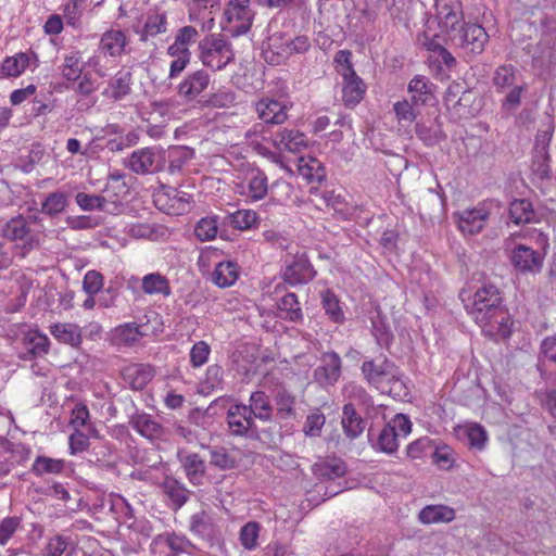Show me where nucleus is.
<instances>
[{
    "label": "nucleus",
    "mask_w": 556,
    "mask_h": 556,
    "mask_svg": "<svg viewBox=\"0 0 556 556\" xmlns=\"http://www.w3.org/2000/svg\"><path fill=\"white\" fill-rule=\"evenodd\" d=\"M463 302L467 313L482 327L492 324L504 307L501 291L492 283H484L473 295L463 298Z\"/></svg>",
    "instance_id": "f257e3e1"
},
{
    "label": "nucleus",
    "mask_w": 556,
    "mask_h": 556,
    "mask_svg": "<svg viewBox=\"0 0 556 556\" xmlns=\"http://www.w3.org/2000/svg\"><path fill=\"white\" fill-rule=\"evenodd\" d=\"M198 51V58L202 64L213 71L224 70L235 60L231 43L220 34L204 36L199 41Z\"/></svg>",
    "instance_id": "f03ea898"
},
{
    "label": "nucleus",
    "mask_w": 556,
    "mask_h": 556,
    "mask_svg": "<svg viewBox=\"0 0 556 556\" xmlns=\"http://www.w3.org/2000/svg\"><path fill=\"white\" fill-rule=\"evenodd\" d=\"M253 16L250 0H229L224 11L227 25H223V29L235 37L244 35L251 28Z\"/></svg>",
    "instance_id": "7ed1b4c3"
},
{
    "label": "nucleus",
    "mask_w": 556,
    "mask_h": 556,
    "mask_svg": "<svg viewBox=\"0 0 556 556\" xmlns=\"http://www.w3.org/2000/svg\"><path fill=\"white\" fill-rule=\"evenodd\" d=\"M448 40L455 47L463 49L466 53L478 55L483 52L485 43L489 40V35L481 25L466 23L459 31L451 36Z\"/></svg>",
    "instance_id": "20e7f679"
},
{
    "label": "nucleus",
    "mask_w": 556,
    "mask_h": 556,
    "mask_svg": "<svg viewBox=\"0 0 556 556\" xmlns=\"http://www.w3.org/2000/svg\"><path fill=\"white\" fill-rule=\"evenodd\" d=\"M545 252L519 243L511 251L510 262L515 269L522 275H536L541 273L545 260Z\"/></svg>",
    "instance_id": "39448f33"
},
{
    "label": "nucleus",
    "mask_w": 556,
    "mask_h": 556,
    "mask_svg": "<svg viewBox=\"0 0 556 556\" xmlns=\"http://www.w3.org/2000/svg\"><path fill=\"white\" fill-rule=\"evenodd\" d=\"M342 374V361L334 351L321 354L320 364L314 369L313 378L323 388L333 387Z\"/></svg>",
    "instance_id": "423d86ee"
},
{
    "label": "nucleus",
    "mask_w": 556,
    "mask_h": 556,
    "mask_svg": "<svg viewBox=\"0 0 556 556\" xmlns=\"http://www.w3.org/2000/svg\"><path fill=\"white\" fill-rule=\"evenodd\" d=\"M439 25L445 31L447 39L458 33L465 25L463 8L458 0L435 3Z\"/></svg>",
    "instance_id": "0eeeda50"
},
{
    "label": "nucleus",
    "mask_w": 556,
    "mask_h": 556,
    "mask_svg": "<svg viewBox=\"0 0 556 556\" xmlns=\"http://www.w3.org/2000/svg\"><path fill=\"white\" fill-rule=\"evenodd\" d=\"M1 237L12 242L24 241L23 256L38 244V241L30 235L28 222L22 215L12 217L4 224Z\"/></svg>",
    "instance_id": "6e6552de"
},
{
    "label": "nucleus",
    "mask_w": 556,
    "mask_h": 556,
    "mask_svg": "<svg viewBox=\"0 0 556 556\" xmlns=\"http://www.w3.org/2000/svg\"><path fill=\"white\" fill-rule=\"evenodd\" d=\"M361 370L369 384L378 387L389 377L394 378L396 367L386 356H379L375 359L365 361L362 364Z\"/></svg>",
    "instance_id": "1a4fd4ad"
},
{
    "label": "nucleus",
    "mask_w": 556,
    "mask_h": 556,
    "mask_svg": "<svg viewBox=\"0 0 556 556\" xmlns=\"http://www.w3.org/2000/svg\"><path fill=\"white\" fill-rule=\"evenodd\" d=\"M490 216V211L484 205H479L473 208H467L463 212L454 214L457 220L459 230L463 233L476 235L479 233L485 226V222Z\"/></svg>",
    "instance_id": "9d476101"
},
{
    "label": "nucleus",
    "mask_w": 556,
    "mask_h": 556,
    "mask_svg": "<svg viewBox=\"0 0 556 556\" xmlns=\"http://www.w3.org/2000/svg\"><path fill=\"white\" fill-rule=\"evenodd\" d=\"M434 90L435 85L422 75L413 77L407 86V91L410 94L409 101L417 106L433 105L437 102Z\"/></svg>",
    "instance_id": "9b49d317"
},
{
    "label": "nucleus",
    "mask_w": 556,
    "mask_h": 556,
    "mask_svg": "<svg viewBox=\"0 0 556 556\" xmlns=\"http://www.w3.org/2000/svg\"><path fill=\"white\" fill-rule=\"evenodd\" d=\"M211 78L206 71L198 70L190 73L185 79L178 85L177 93L179 97L193 101L199 94H201L210 85Z\"/></svg>",
    "instance_id": "f8f14e48"
},
{
    "label": "nucleus",
    "mask_w": 556,
    "mask_h": 556,
    "mask_svg": "<svg viewBox=\"0 0 556 556\" xmlns=\"http://www.w3.org/2000/svg\"><path fill=\"white\" fill-rule=\"evenodd\" d=\"M315 274L309 261L304 255H298L286 266L283 279L291 286L303 285L312 280Z\"/></svg>",
    "instance_id": "ddd939ff"
},
{
    "label": "nucleus",
    "mask_w": 556,
    "mask_h": 556,
    "mask_svg": "<svg viewBox=\"0 0 556 556\" xmlns=\"http://www.w3.org/2000/svg\"><path fill=\"white\" fill-rule=\"evenodd\" d=\"M188 481L193 485H201L206 473L205 460L198 453L177 454Z\"/></svg>",
    "instance_id": "4468645a"
},
{
    "label": "nucleus",
    "mask_w": 556,
    "mask_h": 556,
    "mask_svg": "<svg viewBox=\"0 0 556 556\" xmlns=\"http://www.w3.org/2000/svg\"><path fill=\"white\" fill-rule=\"evenodd\" d=\"M258 117L267 125H280L288 118L287 106L273 99H262L256 103Z\"/></svg>",
    "instance_id": "2eb2a0df"
},
{
    "label": "nucleus",
    "mask_w": 556,
    "mask_h": 556,
    "mask_svg": "<svg viewBox=\"0 0 556 556\" xmlns=\"http://www.w3.org/2000/svg\"><path fill=\"white\" fill-rule=\"evenodd\" d=\"M121 374L131 389L143 390L154 377V369L146 364H130L125 366Z\"/></svg>",
    "instance_id": "dca6fc26"
},
{
    "label": "nucleus",
    "mask_w": 556,
    "mask_h": 556,
    "mask_svg": "<svg viewBox=\"0 0 556 556\" xmlns=\"http://www.w3.org/2000/svg\"><path fill=\"white\" fill-rule=\"evenodd\" d=\"M273 142L279 150H285L291 153L302 152L308 146L307 138L303 132L296 129L287 128L277 132Z\"/></svg>",
    "instance_id": "f3484780"
},
{
    "label": "nucleus",
    "mask_w": 556,
    "mask_h": 556,
    "mask_svg": "<svg viewBox=\"0 0 556 556\" xmlns=\"http://www.w3.org/2000/svg\"><path fill=\"white\" fill-rule=\"evenodd\" d=\"M131 71L122 68L109 81V88L105 89L102 94L117 102L131 93Z\"/></svg>",
    "instance_id": "a211bd4d"
},
{
    "label": "nucleus",
    "mask_w": 556,
    "mask_h": 556,
    "mask_svg": "<svg viewBox=\"0 0 556 556\" xmlns=\"http://www.w3.org/2000/svg\"><path fill=\"white\" fill-rule=\"evenodd\" d=\"M341 426L346 438L355 440L364 432L366 420L356 412L352 403H346L342 408Z\"/></svg>",
    "instance_id": "6ab92c4d"
},
{
    "label": "nucleus",
    "mask_w": 556,
    "mask_h": 556,
    "mask_svg": "<svg viewBox=\"0 0 556 556\" xmlns=\"http://www.w3.org/2000/svg\"><path fill=\"white\" fill-rule=\"evenodd\" d=\"M509 217L516 225L535 224L541 220L534 211L533 204L528 199H515L509 204Z\"/></svg>",
    "instance_id": "aec40b11"
},
{
    "label": "nucleus",
    "mask_w": 556,
    "mask_h": 556,
    "mask_svg": "<svg viewBox=\"0 0 556 556\" xmlns=\"http://www.w3.org/2000/svg\"><path fill=\"white\" fill-rule=\"evenodd\" d=\"M313 472L318 479L334 480L346 473V465L341 458L327 457L314 464Z\"/></svg>",
    "instance_id": "412c9836"
},
{
    "label": "nucleus",
    "mask_w": 556,
    "mask_h": 556,
    "mask_svg": "<svg viewBox=\"0 0 556 556\" xmlns=\"http://www.w3.org/2000/svg\"><path fill=\"white\" fill-rule=\"evenodd\" d=\"M129 425L134 430L149 440L160 439L164 435L163 426L148 414L132 416Z\"/></svg>",
    "instance_id": "4be33fe9"
},
{
    "label": "nucleus",
    "mask_w": 556,
    "mask_h": 556,
    "mask_svg": "<svg viewBox=\"0 0 556 556\" xmlns=\"http://www.w3.org/2000/svg\"><path fill=\"white\" fill-rule=\"evenodd\" d=\"M247 408L261 421H273L274 408L268 395L264 391L252 392Z\"/></svg>",
    "instance_id": "5701e85b"
},
{
    "label": "nucleus",
    "mask_w": 556,
    "mask_h": 556,
    "mask_svg": "<svg viewBox=\"0 0 556 556\" xmlns=\"http://www.w3.org/2000/svg\"><path fill=\"white\" fill-rule=\"evenodd\" d=\"M342 100L346 106H355L365 94L366 86L363 79L354 72L353 76L342 77Z\"/></svg>",
    "instance_id": "b1692460"
},
{
    "label": "nucleus",
    "mask_w": 556,
    "mask_h": 556,
    "mask_svg": "<svg viewBox=\"0 0 556 556\" xmlns=\"http://www.w3.org/2000/svg\"><path fill=\"white\" fill-rule=\"evenodd\" d=\"M277 316L281 319L300 323L303 320V313L295 293H287L277 302Z\"/></svg>",
    "instance_id": "393cba45"
},
{
    "label": "nucleus",
    "mask_w": 556,
    "mask_h": 556,
    "mask_svg": "<svg viewBox=\"0 0 556 556\" xmlns=\"http://www.w3.org/2000/svg\"><path fill=\"white\" fill-rule=\"evenodd\" d=\"M416 108L418 106L407 99L400 100L393 104L396 122L401 128L405 129L406 134L410 132L409 128L419 115Z\"/></svg>",
    "instance_id": "a878e982"
},
{
    "label": "nucleus",
    "mask_w": 556,
    "mask_h": 556,
    "mask_svg": "<svg viewBox=\"0 0 556 556\" xmlns=\"http://www.w3.org/2000/svg\"><path fill=\"white\" fill-rule=\"evenodd\" d=\"M50 332L61 343H65L74 348L78 346L83 341L81 330L75 324H54L50 327Z\"/></svg>",
    "instance_id": "bb28decb"
},
{
    "label": "nucleus",
    "mask_w": 556,
    "mask_h": 556,
    "mask_svg": "<svg viewBox=\"0 0 556 556\" xmlns=\"http://www.w3.org/2000/svg\"><path fill=\"white\" fill-rule=\"evenodd\" d=\"M126 42L122 30H109L102 35L99 49L105 55L118 56L124 52Z\"/></svg>",
    "instance_id": "cd10ccee"
},
{
    "label": "nucleus",
    "mask_w": 556,
    "mask_h": 556,
    "mask_svg": "<svg viewBox=\"0 0 556 556\" xmlns=\"http://www.w3.org/2000/svg\"><path fill=\"white\" fill-rule=\"evenodd\" d=\"M190 531L207 541H212L216 536L213 518L204 510L191 516Z\"/></svg>",
    "instance_id": "c85d7f7f"
},
{
    "label": "nucleus",
    "mask_w": 556,
    "mask_h": 556,
    "mask_svg": "<svg viewBox=\"0 0 556 556\" xmlns=\"http://www.w3.org/2000/svg\"><path fill=\"white\" fill-rule=\"evenodd\" d=\"M321 307L328 318L336 324H342L345 320L344 312L341 307L339 298L330 289L320 292Z\"/></svg>",
    "instance_id": "c756f323"
},
{
    "label": "nucleus",
    "mask_w": 556,
    "mask_h": 556,
    "mask_svg": "<svg viewBox=\"0 0 556 556\" xmlns=\"http://www.w3.org/2000/svg\"><path fill=\"white\" fill-rule=\"evenodd\" d=\"M454 518V509L444 505H428L419 513V520L426 525L441 521L448 522Z\"/></svg>",
    "instance_id": "7c9ffc66"
},
{
    "label": "nucleus",
    "mask_w": 556,
    "mask_h": 556,
    "mask_svg": "<svg viewBox=\"0 0 556 556\" xmlns=\"http://www.w3.org/2000/svg\"><path fill=\"white\" fill-rule=\"evenodd\" d=\"M245 404H233L227 409V425L230 433L235 437H243L247 427L243 425L244 416L247 413Z\"/></svg>",
    "instance_id": "2f4dec72"
},
{
    "label": "nucleus",
    "mask_w": 556,
    "mask_h": 556,
    "mask_svg": "<svg viewBox=\"0 0 556 556\" xmlns=\"http://www.w3.org/2000/svg\"><path fill=\"white\" fill-rule=\"evenodd\" d=\"M299 170L309 181L321 182L326 178V170L320 161L315 157L299 159Z\"/></svg>",
    "instance_id": "473e14b6"
},
{
    "label": "nucleus",
    "mask_w": 556,
    "mask_h": 556,
    "mask_svg": "<svg viewBox=\"0 0 556 556\" xmlns=\"http://www.w3.org/2000/svg\"><path fill=\"white\" fill-rule=\"evenodd\" d=\"M163 491L170 498L175 508L178 509L186 504L189 498V491L178 480L166 477L163 482Z\"/></svg>",
    "instance_id": "72a5a7b5"
},
{
    "label": "nucleus",
    "mask_w": 556,
    "mask_h": 556,
    "mask_svg": "<svg viewBox=\"0 0 556 556\" xmlns=\"http://www.w3.org/2000/svg\"><path fill=\"white\" fill-rule=\"evenodd\" d=\"M68 205L67 195L63 191L50 192L41 203L40 212L50 217L60 215Z\"/></svg>",
    "instance_id": "f704fd0d"
},
{
    "label": "nucleus",
    "mask_w": 556,
    "mask_h": 556,
    "mask_svg": "<svg viewBox=\"0 0 556 556\" xmlns=\"http://www.w3.org/2000/svg\"><path fill=\"white\" fill-rule=\"evenodd\" d=\"M167 18L165 13H149L147 15L143 28L140 33L142 41L148 40L149 37H154L159 34L166 31Z\"/></svg>",
    "instance_id": "c9c22d12"
},
{
    "label": "nucleus",
    "mask_w": 556,
    "mask_h": 556,
    "mask_svg": "<svg viewBox=\"0 0 556 556\" xmlns=\"http://www.w3.org/2000/svg\"><path fill=\"white\" fill-rule=\"evenodd\" d=\"M29 65V55L24 52L8 56L0 66V73L4 77H17Z\"/></svg>",
    "instance_id": "e433bc0d"
},
{
    "label": "nucleus",
    "mask_w": 556,
    "mask_h": 556,
    "mask_svg": "<svg viewBox=\"0 0 556 556\" xmlns=\"http://www.w3.org/2000/svg\"><path fill=\"white\" fill-rule=\"evenodd\" d=\"M212 276L216 286L220 288L230 287L238 278L237 265L232 262H220L216 265Z\"/></svg>",
    "instance_id": "4c0bfd02"
},
{
    "label": "nucleus",
    "mask_w": 556,
    "mask_h": 556,
    "mask_svg": "<svg viewBox=\"0 0 556 556\" xmlns=\"http://www.w3.org/2000/svg\"><path fill=\"white\" fill-rule=\"evenodd\" d=\"M277 415L282 418H291L295 415V396L285 388H279L274 396Z\"/></svg>",
    "instance_id": "58836bf2"
},
{
    "label": "nucleus",
    "mask_w": 556,
    "mask_h": 556,
    "mask_svg": "<svg viewBox=\"0 0 556 556\" xmlns=\"http://www.w3.org/2000/svg\"><path fill=\"white\" fill-rule=\"evenodd\" d=\"M154 156L155 154L150 148L135 151L129 159V166L136 174H146L152 168Z\"/></svg>",
    "instance_id": "ea45409f"
},
{
    "label": "nucleus",
    "mask_w": 556,
    "mask_h": 556,
    "mask_svg": "<svg viewBox=\"0 0 556 556\" xmlns=\"http://www.w3.org/2000/svg\"><path fill=\"white\" fill-rule=\"evenodd\" d=\"M532 60L540 67H549L556 63V49L551 46L549 39L544 38L538 43Z\"/></svg>",
    "instance_id": "a19ab883"
},
{
    "label": "nucleus",
    "mask_w": 556,
    "mask_h": 556,
    "mask_svg": "<svg viewBox=\"0 0 556 556\" xmlns=\"http://www.w3.org/2000/svg\"><path fill=\"white\" fill-rule=\"evenodd\" d=\"M371 446L379 452L391 455L399 448V437L393 428L384 425L378 434L377 441L372 443Z\"/></svg>",
    "instance_id": "79ce46f5"
},
{
    "label": "nucleus",
    "mask_w": 556,
    "mask_h": 556,
    "mask_svg": "<svg viewBox=\"0 0 556 556\" xmlns=\"http://www.w3.org/2000/svg\"><path fill=\"white\" fill-rule=\"evenodd\" d=\"M549 152H533L531 170L532 174L540 180H549L553 172L551 167Z\"/></svg>",
    "instance_id": "37998d69"
},
{
    "label": "nucleus",
    "mask_w": 556,
    "mask_h": 556,
    "mask_svg": "<svg viewBox=\"0 0 556 556\" xmlns=\"http://www.w3.org/2000/svg\"><path fill=\"white\" fill-rule=\"evenodd\" d=\"M65 467L63 459H55L47 456H37L31 472L38 477L45 473H61Z\"/></svg>",
    "instance_id": "c03bdc74"
},
{
    "label": "nucleus",
    "mask_w": 556,
    "mask_h": 556,
    "mask_svg": "<svg viewBox=\"0 0 556 556\" xmlns=\"http://www.w3.org/2000/svg\"><path fill=\"white\" fill-rule=\"evenodd\" d=\"M372 334L377 339V342L381 346H389L393 341V333L390 326L386 323V319L381 316L380 312H377L371 317Z\"/></svg>",
    "instance_id": "a18cd8bd"
},
{
    "label": "nucleus",
    "mask_w": 556,
    "mask_h": 556,
    "mask_svg": "<svg viewBox=\"0 0 556 556\" xmlns=\"http://www.w3.org/2000/svg\"><path fill=\"white\" fill-rule=\"evenodd\" d=\"M415 134L427 147H433L445 139L440 126L433 128L427 126L424 122H416Z\"/></svg>",
    "instance_id": "49530a36"
},
{
    "label": "nucleus",
    "mask_w": 556,
    "mask_h": 556,
    "mask_svg": "<svg viewBox=\"0 0 556 556\" xmlns=\"http://www.w3.org/2000/svg\"><path fill=\"white\" fill-rule=\"evenodd\" d=\"M517 70L511 64L500 65L493 75V84L498 90L515 86Z\"/></svg>",
    "instance_id": "de8ad7c7"
},
{
    "label": "nucleus",
    "mask_w": 556,
    "mask_h": 556,
    "mask_svg": "<svg viewBox=\"0 0 556 556\" xmlns=\"http://www.w3.org/2000/svg\"><path fill=\"white\" fill-rule=\"evenodd\" d=\"M229 224L239 230L252 229L257 224V214L252 210H238L227 216Z\"/></svg>",
    "instance_id": "09e8293b"
},
{
    "label": "nucleus",
    "mask_w": 556,
    "mask_h": 556,
    "mask_svg": "<svg viewBox=\"0 0 556 556\" xmlns=\"http://www.w3.org/2000/svg\"><path fill=\"white\" fill-rule=\"evenodd\" d=\"M193 152L187 147H176L168 152V172L178 173L192 159Z\"/></svg>",
    "instance_id": "8fccbe9b"
},
{
    "label": "nucleus",
    "mask_w": 556,
    "mask_h": 556,
    "mask_svg": "<svg viewBox=\"0 0 556 556\" xmlns=\"http://www.w3.org/2000/svg\"><path fill=\"white\" fill-rule=\"evenodd\" d=\"M554 129L555 126L553 119L547 117L536 131L533 152H548Z\"/></svg>",
    "instance_id": "3c124183"
},
{
    "label": "nucleus",
    "mask_w": 556,
    "mask_h": 556,
    "mask_svg": "<svg viewBox=\"0 0 556 556\" xmlns=\"http://www.w3.org/2000/svg\"><path fill=\"white\" fill-rule=\"evenodd\" d=\"M142 290L148 294L162 293L168 295L170 293L168 280L160 274H149L142 279Z\"/></svg>",
    "instance_id": "603ef678"
},
{
    "label": "nucleus",
    "mask_w": 556,
    "mask_h": 556,
    "mask_svg": "<svg viewBox=\"0 0 556 556\" xmlns=\"http://www.w3.org/2000/svg\"><path fill=\"white\" fill-rule=\"evenodd\" d=\"M76 204L83 211H104L108 200L100 194H89L85 192H78L75 197Z\"/></svg>",
    "instance_id": "864d4df0"
},
{
    "label": "nucleus",
    "mask_w": 556,
    "mask_h": 556,
    "mask_svg": "<svg viewBox=\"0 0 556 556\" xmlns=\"http://www.w3.org/2000/svg\"><path fill=\"white\" fill-rule=\"evenodd\" d=\"M417 3V0H392L389 12L393 18H397L400 22H408L412 17V10Z\"/></svg>",
    "instance_id": "5fc2aeb1"
},
{
    "label": "nucleus",
    "mask_w": 556,
    "mask_h": 556,
    "mask_svg": "<svg viewBox=\"0 0 556 556\" xmlns=\"http://www.w3.org/2000/svg\"><path fill=\"white\" fill-rule=\"evenodd\" d=\"M470 94L471 91L464 89L462 84L452 83L445 92V102L454 106H467Z\"/></svg>",
    "instance_id": "6e6d98bb"
},
{
    "label": "nucleus",
    "mask_w": 556,
    "mask_h": 556,
    "mask_svg": "<svg viewBox=\"0 0 556 556\" xmlns=\"http://www.w3.org/2000/svg\"><path fill=\"white\" fill-rule=\"evenodd\" d=\"M325 415L319 409H315L313 413L307 415L303 426V432L305 433L306 437H319L321 433V429L325 426Z\"/></svg>",
    "instance_id": "4d7b16f0"
},
{
    "label": "nucleus",
    "mask_w": 556,
    "mask_h": 556,
    "mask_svg": "<svg viewBox=\"0 0 556 556\" xmlns=\"http://www.w3.org/2000/svg\"><path fill=\"white\" fill-rule=\"evenodd\" d=\"M217 219L216 217H205L200 219L194 227V235L200 241H208L216 237Z\"/></svg>",
    "instance_id": "13d9d810"
},
{
    "label": "nucleus",
    "mask_w": 556,
    "mask_h": 556,
    "mask_svg": "<svg viewBox=\"0 0 556 556\" xmlns=\"http://www.w3.org/2000/svg\"><path fill=\"white\" fill-rule=\"evenodd\" d=\"M80 56L78 53H73L64 58V63L61 66L62 76L68 81L77 80L83 73V67L79 66Z\"/></svg>",
    "instance_id": "bf43d9fd"
},
{
    "label": "nucleus",
    "mask_w": 556,
    "mask_h": 556,
    "mask_svg": "<svg viewBox=\"0 0 556 556\" xmlns=\"http://www.w3.org/2000/svg\"><path fill=\"white\" fill-rule=\"evenodd\" d=\"M260 525L256 521L245 523L240 531V542L245 549H254L257 545Z\"/></svg>",
    "instance_id": "052dcab7"
},
{
    "label": "nucleus",
    "mask_w": 556,
    "mask_h": 556,
    "mask_svg": "<svg viewBox=\"0 0 556 556\" xmlns=\"http://www.w3.org/2000/svg\"><path fill=\"white\" fill-rule=\"evenodd\" d=\"M542 357L556 364V334L544 338L540 344L538 370L541 372V376L544 377V370L541 364Z\"/></svg>",
    "instance_id": "680f3d73"
},
{
    "label": "nucleus",
    "mask_w": 556,
    "mask_h": 556,
    "mask_svg": "<svg viewBox=\"0 0 556 556\" xmlns=\"http://www.w3.org/2000/svg\"><path fill=\"white\" fill-rule=\"evenodd\" d=\"M29 348L26 353L22 356L23 359L31 361L36 357L42 356L48 353L49 340L46 336H36L29 338Z\"/></svg>",
    "instance_id": "e2e57ef3"
},
{
    "label": "nucleus",
    "mask_w": 556,
    "mask_h": 556,
    "mask_svg": "<svg viewBox=\"0 0 556 556\" xmlns=\"http://www.w3.org/2000/svg\"><path fill=\"white\" fill-rule=\"evenodd\" d=\"M467 439L469 446L476 450H483L488 440L486 431L484 428L479 425L475 424L470 427H468L467 431Z\"/></svg>",
    "instance_id": "0e129e2a"
},
{
    "label": "nucleus",
    "mask_w": 556,
    "mask_h": 556,
    "mask_svg": "<svg viewBox=\"0 0 556 556\" xmlns=\"http://www.w3.org/2000/svg\"><path fill=\"white\" fill-rule=\"evenodd\" d=\"M432 441L429 438L424 437L408 444L406 447V454L409 458L417 459L427 455L428 452H432Z\"/></svg>",
    "instance_id": "69168bd1"
},
{
    "label": "nucleus",
    "mask_w": 556,
    "mask_h": 556,
    "mask_svg": "<svg viewBox=\"0 0 556 556\" xmlns=\"http://www.w3.org/2000/svg\"><path fill=\"white\" fill-rule=\"evenodd\" d=\"M267 177L264 174H257L249 181V194L252 200L258 201L267 194Z\"/></svg>",
    "instance_id": "338daca9"
},
{
    "label": "nucleus",
    "mask_w": 556,
    "mask_h": 556,
    "mask_svg": "<svg viewBox=\"0 0 556 556\" xmlns=\"http://www.w3.org/2000/svg\"><path fill=\"white\" fill-rule=\"evenodd\" d=\"M211 353L210 345L204 341L197 342L190 351V363L192 367H200L207 362Z\"/></svg>",
    "instance_id": "774afa93"
}]
</instances>
